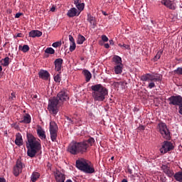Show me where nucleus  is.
<instances>
[{
  "label": "nucleus",
  "mask_w": 182,
  "mask_h": 182,
  "mask_svg": "<svg viewBox=\"0 0 182 182\" xmlns=\"http://www.w3.org/2000/svg\"><path fill=\"white\" fill-rule=\"evenodd\" d=\"M161 55H163V50H159L156 55L154 58V61L157 62L160 58H161Z\"/></svg>",
  "instance_id": "obj_33"
},
{
  "label": "nucleus",
  "mask_w": 182,
  "mask_h": 182,
  "mask_svg": "<svg viewBox=\"0 0 182 182\" xmlns=\"http://www.w3.org/2000/svg\"><path fill=\"white\" fill-rule=\"evenodd\" d=\"M0 182H6V179H5V178L0 177Z\"/></svg>",
  "instance_id": "obj_51"
},
{
  "label": "nucleus",
  "mask_w": 182,
  "mask_h": 182,
  "mask_svg": "<svg viewBox=\"0 0 182 182\" xmlns=\"http://www.w3.org/2000/svg\"><path fill=\"white\" fill-rule=\"evenodd\" d=\"M88 22L93 26H96V21H95V17L92 16L90 14L87 15V19Z\"/></svg>",
  "instance_id": "obj_30"
},
{
  "label": "nucleus",
  "mask_w": 182,
  "mask_h": 182,
  "mask_svg": "<svg viewBox=\"0 0 182 182\" xmlns=\"http://www.w3.org/2000/svg\"><path fill=\"white\" fill-rule=\"evenodd\" d=\"M41 177V174L38 172H33L31 176V181L32 182H36L38 181V178Z\"/></svg>",
  "instance_id": "obj_28"
},
{
  "label": "nucleus",
  "mask_w": 182,
  "mask_h": 182,
  "mask_svg": "<svg viewBox=\"0 0 182 182\" xmlns=\"http://www.w3.org/2000/svg\"><path fill=\"white\" fill-rule=\"evenodd\" d=\"M65 182H73V181H72V180L70 179H68Z\"/></svg>",
  "instance_id": "obj_58"
},
{
  "label": "nucleus",
  "mask_w": 182,
  "mask_h": 182,
  "mask_svg": "<svg viewBox=\"0 0 182 182\" xmlns=\"http://www.w3.org/2000/svg\"><path fill=\"white\" fill-rule=\"evenodd\" d=\"M159 132L161 133L162 137L166 139V140H169L170 139V131L167 128V125L164 122H160L158 124Z\"/></svg>",
  "instance_id": "obj_8"
},
{
  "label": "nucleus",
  "mask_w": 182,
  "mask_h": 182,
  "mask_svg": "<svg viewBox=\"0 0 182 182\" xmlns=\"http://www.w3.org/2000/svg\"><path fill=\"white\" fill-rule=\"evenodd\" d=\"M0 72H2V66L0 65Z\"/></svg>",
  "instance_id": "obj_60"
},
{
  "label": "nucleus",
  "mask_w": 182,
  "mask_h": 182,
  "mask_svg": "<svg viewBox=\"0 0 182 182\" xmlns=\"http://www.w3.org/2000/svg\"><path fill=\"white\" fill-rule=\"evenodd\" d=\"M55 9H56V8H55V6H53V7L50 9L51 12H55Z\"/></svg>",
  "instance_id": "obj_53"
},
{
  "label": "nucleus",
  "mask_w": 182,
  "mask_h": 182,
  "mask_svg": "<svg viewBox=\"0 0 182 182\" xmlns=\"http://www.w3.org/2000/svg\"><path fill=\"white\" fill-rule=\"evenodd\" d=\"M22 15H23V14L16 13V15H15V18H20L21 16H22Z\"/></svg>",
  "instance_id": "obj_48"
},
{
  "label": "nucleus",
  "mask_w": 182,
  "mask_h": 182,
  "mask_svg": "<svg viewBox=\"0 0 182 182\" xmlns=\"http://www.w3.org/2000/svg\"><path fill=\"white\" fill-rule=\"evenodd\" d=\"M161 168L163 172L168 176V177H173V176H174V171L170 168V166L167 165H162Z\"/></svg>",
  "instance_id": "obj_15"
},
{
  "label": "nucleus",
  "mask_w": 182,
  "mask_h": 182,
  "mask_svg": "<svg viewBox=\"0 0 182 182\" xmlns=\"http://www.w3.org/2000/svg\"><path fill=\"white\" fill-rule=\"evenodd\" d=\"M77 144L78 146V153H81V154H83V153H86L87 149L89 148V144H87V142L85 141L81 142H77Z\"/></svg>",
  "instance_id": "obj_13"
},
{
  "label": "nucleus",
  "mask_w": 182,
  "mask_h": 182,
  "mask_svg": "<svg viewBox=\"0 0 182 182\" xmlns=\"http://www.w3.org/2000/svg\"><path fill=\"white\" fill-rule=\"evenodd\" d=\"M11 96H13L14 97H15V94L14 92L11 93Z\"/></svg>",
  "instance_id": "obj_59"
},
{
  "label": "nucleus",
  "mask_w": 182,
  "mask_h": 182,
  "mask_svg": "<svg viewBox=\"0 0 182 182\" xmlns=\"http://www.w3.org/2000/svg\"><path fill=\"white\" fill-rule=\"evenodd\" d=\"M82 74L85 77V81L90 82V79H92V73H90V71L87 70H84L82 71Z\"/></svg>",
  "instance_id": "obj_26"
},
{
  "label": "nucleus",
  "mask_w": 182,
  "mask_h": 182,
  "mask_svg": "<svg viewBox=\"0 0 182 182\" xmlns=\"http://www.w3.org/2000/svg\"><path fill=\"white\" fill-rule=\"evenodd\" d=\"M102 40L103 42H108L109 41V38L106 36V35L102 36Z\"/></svg>",
  "instance_id": "obj_43"
},
{
  "label": "nucleus",
  "mask_w": 182,
  "mask_h": 182,
  "mask_svg": "<svg viewBox=\"0 0 182 182\" xmlns=\"http://www.w3.org/2000/svg\"><path fill=\"white\" fill-rule=\"evenodd\" d=\"M120 85H123V83H122L120 82H113L114 87H116L117 89H119V87H120Z\"/></svg>",
  "instance_id": "obj_41"
},
{
  "label": "nucleus",
  "mask_w": 182,
  "mask_h": 182,
  "mask_svg": "<svg viewBox=\"0 0 182 182\" xmlns=\"http://www.w3.org/2000/svg\"><path fill=\"white\" fill-rule=\"evenodd\" d=\"M85 41H86V38H85V36L82 35H79L77 37V45H82L83 42H85Z\"/></svg>",
  "instance_id": "obj_32"
},
{
  "label": "nucleus",
  "mask_w": 182,
  "mask_h": 182,
  "mask_svg": "<svg viewBox=\"0 0 182 182\" xmlns=\"http://www.w3.org/2000/svg\"><path fill=\"white\" fill-rule=\"evenodd\" d=\"M75 49H76V43H75V42L71 43V44L70 46V52H73V50H75Z\"/></svg>",
  "instance_id": "obj_40"
},
{
  "label": "nucleus",
  "mask_w": 182,
  "mask_h": 182,
  "mask_svg": "<svg viewBox=\"0 0 182 182\" xmlns=\"http://www.w3.org/2000/svg\"><path fill=\"white\" fill-rule=\"evenodd\" d=\"M112 62L114 63V65H123V63H122V58H120V56L119 55H114L112 58Z\"/></svg>",
  "instance_id": "obj_27"
},
{
  "label": "nucleus",
  "mask_w": 182,
  "mask_h": 182,
  "mask_svg": "<svg viewBox=\"0 0 182 182\" xmlns=\"http://www.w3.org/2000/svg\"><path fill=\"white\" fill-rule=\"evenodd\" d=\"M122 49H127L128 50H130V46L127 44H123Z\"/></svg>",
  "instance_id": "obj_44"
},
{
  "label": "nucleus",
  "mask_w": 182,
  "mask_h": 182,
  "mask_svg": "<svg viewBox=\"0 0 182 182\" xmlns=\"http://www.w3.org/2000/svg\"><path fill=\"white\" fill-rule=\"evenodd\" d=\"M170 106H178V113L182 116V97L181 95H172L167 99Z\"/></svg>",
  "instance_id": "obj_6"
},
{
  "label": "nucleus",
  "mask_w": 182,
  "mask_h": 182,
  "mask_svg": "<svg viewBox=\"0 0 182 182\" xmlns=\"http://www.w3.org/2000/svg\"><path fill=\"white\" fill-rule=\"evenodd\" d=\"M36 97H38V95H34L33 96V99H36Z\"/></svg>",
  "instance_id": "obj_61"
},
{
  "label": "nucleus",
  "mask_w": 182,
  "mask_h": 182,
  "mask_svg": "<svg viewBox=\"0 0 182 182\" xmlns=\"http://www.w3.org/2000/svg\"><path fill=\"white\" fill-rule=\"evenodd\" d=\"M75 166L78 170L83 171L86 174H93V173H95V167H93V165H90L85 159L77 160Z\"/></svg>",
  "instance_id": "obj_4"
},
{
  "label": "nucleus",
  "mask_w": 182,
  "mask_h": 182,
  "mask_svg": "<svg viewBox=\"0 0 182 182\" xmlns=\"http://www.w3.org/2000/svg\"><path fill=\"white\" fill-rule=\"evenodd\" d=\"M58 130H59V127H58V124H56V122L53 121L50 122L49 132H50V137L51 141L53 142L58 141Z\"/></svg>",
  "instance_id": "obj_7"
},
{
  "label": "nucleus",
  "mask_w": 182,
  "mask_h": 182,
  "mask_svg": "<svg viewBox=\"0 0 182 182\" xmlns=\"http://www.w3.org/2000/svg\"><path fill=\"white\" fill-rule=\"evenodd\" d=\"M151 23H153V21H151Z\"/></svg>",
  "instance_id": "obj_64"
},
{
  "label": "nucleus",
  "mask_w": 182,
  "mask_h": 182,
  "mask_svg": "<svg viewBox=\"0 0 182 182\" xmlns=\"http://www.w3.org/2000/svg\"><path fill=\"white\" fill-rule=\"evenodd\" d=\"M109 45H114V41H113V40H109Z\"/></svg>",
  "instance_id": "obj_52"
},
{
  "label": "nucleus",
  "mask_w": 182,
  "mask_h": 182,
  "mask_svg": "<svg viewBox=\"0 0 182 182\" xmlns=\"http://www.w3.org/2000/svg\"><path fill=\"white\" fill-rule=\"evenodd\" d=\"M15 144L18 146H23V139L19 132L16 134Z\"/></svg>",
  "instance_id": "obj_20"
},
{
  "label": "nucleus",
  "mask_w": 182,
  "mask_h": 182,
  "mask_svg": "<svg viewBox=\"0 0 182 182\" xmlns=\"http://www.w3.org/2000/svg\"><path fill=\"white\" fill-rule=\"evenodd\" d=\"M104 46H105V49H109V48H110V45H109V43H105L104 45Z\"/></svg>",
  "instance_id": "obj_50"
},
{
  "label": "nucleus",
  "mask_w": 182,
  "mask_h": 182,
  "mask_svg": "<svg viewBox=\"0 0 182 182\" xmlns=\"http://www.w3.org/2000/svg\"><path fill=\"white\" fill-rule=\"evenodd\" d=\"M173 73H174V75H182V68L178 67L176 70H173Z\"/></svg>",
  "instance_id": "obj_37"
},
{
  "label": "nucleus",
  "mask_w": 182,
  "mask_h": 182,
  "mask_svg": "<svg viewBox=\"0 0 182 182\" xmlns=\"http://www.w3.org/2000/svg\"><path fill=\"white\" fill-rule=\"evenodd\" d=\"M55 65V70L56 72H60L62 70V65H63V59L62 58H57L54 61Z\"/></svg>",
  "instance_id": "obj_19"
},
{
  "label": "nucleus",
  "mask_w": 182,
  "mask_h": 182,
  "mask_svg": "<svg viewBox=\"0 0 182 182\" xmlns=\"http://www.w3.org/2000/svg\"><path fill=\"white\" fill-rule=\"evenodd\" d=\"M60 106H62L60 101H59L56 97H53L48 100V110L50 113H51V114L56 116L59 112Z\"/></svg>",
  "instance_id": "obj_5"
},
{
  "label": "nucleus",
  "mask_w": 182,
  "mask_h": 182,
  "mask_svg": "<svg viewBox=\"0 0 182 182\" xmlns=\"http://www.w3.org/2000/svg\"><path fill=\"white\" fill-rule=\"evenodd\" d=\"M60 80H62V78L60 77V74H57L54 76V81L56 82V83H60Z\"/></svg>",
  "instance_id": "obj_39"
},
{
  "label": "nucleus",
  "mask_w": 182,
  "mask_h": 182,
  "mask_svg": "<svg viewBox=\"0 0 182 182\" xmlns=\"http://www.w3.org/2000/svg\"><path fill=\"white\" fill-rule=\"evenodd\" d=\"M27 141L26 142L27 150V156L33 159L36 156V153L42 149V144L40 139H36V137L31 133H26Z\"/></svg>",
  "instance_id": "obj_1"
},
{
  "label": "nucleus",
  "mask_w": 182,
  "mask_h": 182,
  "mask_svg": "<svg viewBox=\"0 0 182 182\" xmlns=\"http://www.w3.org/2000/svg\"><path fill=\"white\" fill-rule=\"evenodd\" d=\"M74 4H75L76 8L77 9V10L78 12H82L83 9H85V3H82L81 0H75L74 1Z\"/></svg>",
  "instance_id": "obj_21"
},
{
  "label": "nucleus",
  "mask_w": 182,
  "mask_h": 182,
  "mask_svg": "<svg viewBox=\"0 0 182 182\" xmlns=\"http://www.w3.org/2000/svg\"><path fill=\"white\" fill-rule=\"evenodd\" d=\"M103 14H104V15H107V14H106V12H105V11L103 12Z\"/></svg>",
  "instance_id": "obj_63"
},
{
  "label": "nucleus",
  "mask_w": 182,
  "mask_h": 182,
  "mask_svg": "<svg viewBox=\"0 0 182 182\" xmlns=\"http://www.w3.org/2000/svg\"><path fill=\"white\" fill-rule=\"evenodd\" d=\"M118 46H119V48H122L123 49V45H122L121 43H119Z\"/></svg>",
  "instance_id": "obj_55"
},
{
  "label": "nucleus",
  "mask_w": 182,
  "mask_h": 182,
  "mask_svg": "<svg viewBox=\"0 0 182 182\" xmlns=\"http://www.w3.org/2000/svg\"><path fill=\"white\" fill-rule=\"evenodd\" d=\"M69 41L71 43H73V42H75V38H73V36H72V35H69Z\"/></svg>",
  "instance_id": "obj_45"
},
{
  "label": "nucleus",
  "mask_w": 182,
  "mask_h": 182,
  "mask_svg": "<svg viewBox=\"0 0 182 182\" xmlns=\"http://www.w3.org/2000/svg\"><path fill=\"white\" fill-rule=\"evenodd\" d=\"M111 160H114V156H112Z\"/></svg>",
  "instance_id": "obj_62"
},
{
  "label": "nucleus",
  "mask_w": 182,
  "mask_h": 182,
  "mask_svg": "<svg viewBox=\"0 0 182 182\" xmlns=\"http://www.w3.org/2000/svg\"><path fill=\"white\" fill-rule=\"evenodd\" d=\"M119 83H122L119 85V87H122V89H126V85H127V82L123 81V82H119Z\"/></svg>",
  "instance_id": "obj_42"
},
{
  "label": "nucleus",
  "mask_w": 182,
  "mask_h": 182,
  "mask_svg": "<svg viewBox=\"0 0 182 182\" xmlns=\"http://www.w3.org/2000/svg\"><path fill=\"white\" fill-rule=\"evenodd\" d=\"M31 121V117L29 114H26L23 117L22 120L20 121V123H24L26 124H29Z\"/></svg>",
  "instance_id": "obj_24"
},
{
  "label": "nucleus",
  "mask_w": 182,
  "mask_h": 182,
  "mask_svg": "<svg viewBox=\"0 0 182 182\" xmlns=\"http://www.w3.org/2000/svg\"><path fill=\"white\" fill-rule=\"evenodd\" d=\"M65 119H67V120L70 122V123H72V124H73V120H72V118L68 117V116H65Z\"/></svg>",
  "instance_id": "obj_47"
},
{
  "label": "nucleus",
  "mask_w": 182,
  "mask_h": 182,
  "mask_svg": "<svg viewBox=\"0 0 182 182\" xmlns=\"http://www.w3.org/2000/svg\"><path fill=\"white\" fill-rule=\"evenodd\" d=\"M161 3L162 5H164V6H166V8H168L169 9H176V4L171 0H161Z\"/></svg>",
  "instance_id": "obj_18"
},
{
  "label": "nucleus",
  "mask_w": 182,
  "mask_h": 182,
  "mask_svg": "<svg viewBox=\"0 0 182 182\" xmlns=\"http://www.w3.org/2000/svg\"><path fill=\"white\" fill-rule=\"evenodd\" d=\"M54 176L57 182H65V180H66L65 173H62L59 170L55 171Z\"/></svg>",
  "instance_id": "obj_14"
},
{
  "label": "nucleus",
  "mask_w": 182,
  "mask_h": 182,
  "mask_svg": "<svg viewBox=\"0 0 182 182\" xmlns=\"http://www.w3.org/2000/svg\"><path fill=\"white\" fill-rule=\"evenodd\" d=\"M163 79V75L160 74L152 75L150 73H146L140 77V80L141 82H150L147 86L148 89H153L156 87V82H161Z\"/></svg>",
  "instance_id": "obj_3"
},
{
  "label": "nucleus",
  "mask_w": 182,
  "mask_h": 182,
  "mask_svg": "<svg viewBox=\"0 0 182 182\" xmlns=\"http://www.w3.org/2000/svg\"><path fill=\"white\" fill-rule=\"evenodd\" d=\"M50 77V74L46 70H41L38 72V77L42 79L43 80H49V77Z\"/></svg>",
  "instance_id": "obj_16"
},
{
  "label": "nucleus",
  "mask_w": 182,
  "mask_h": 182,
  "mask_svg": "<svg viewBox=\"0 0 182 182\" xmlns=\"http://www.w3.org/2000/svg\"><path fill=\"white\" fill-rule=\"evenodd\" d=\"M122 182H128V181H127V179H123V180L122 181Z\"/></svg>",
  "instance_id": "obj_57"
},
{
  "label": "nucleus",
  "mask_w": 182,
  "mask_h": 182,
  "mask_svg": "<svg viewBox=\"0 0 182 182\" xmlns=\"http://www.w3.org/2000/svg\"><path fill=\"white\" fill-rule=\"evenodd\" d=\"M29 36L31 38H41V36H42V31L33 30L29 32Z\"/></svg>",
  "instance_id": "obj_23"
},
{
  "label": "nucleus",
  "mask_w": 182,
  "mask_h": 182,
  "mask_svg": "<svg viewBox=\"0 0 182 182\" xmlns=\"http://www.w3.org/2000/svg\"><path fill=\"white\" fill-rule=\"evenodd\" d=\"M37 134H38V137H40V139H41V140L46 139V134L45 132V130H43V129H42V127H38Z\"/></svg>",
  "instance_id": "obj_22"
},
{
  "label": "nucleus",
  "mask_w": 182,
  "mask_h": 182,
  "mask_svg": "<svg viewBox=\"0 0 182 182\" xmlns=\"http://www.w3.org/2000/svg\"><path fill=\"white\" fill-rule=\"evenodd\" d=\"M171 150H174L173 143L168 141H164L161 145V148L160 149V152L162 154H166V153H168V151H171Z\"/></svg>",
  "instance_id": "obj_9"
},
{
  "label": "nucleus",
  "mask_w": 182,
  "mask_h": 182,
  "mask_svg": "<svg viewBox=\"0 0 182 182\" xmlns=\"http://www.w3.org/2000/svg\"><path fill=\"white\" fill-rule=\"evenodd\" d=\"M22 168H23V164H22L21 159H18L13 171V174H14L15 177H18L22 173Z\"/></svg>",
  "instance_id": "obj_11"
},
{
  "label": "nucleus",
  "mask_w": 182,
  "mask_h": 182,
  "mask_svg": "<svg viewBox=\"0 0 182 182\" xmlns=\"http://www.w3.org/2000/svg\"><path fill=\"white\" fill-rule=\"evenodd\" d=\"M14 38H22V33H18Z\"/></svg>",
  "instance_id": "obj_49"
},
{
  "label": "nucleus",
  "mask_w": 182,
  "mask_h": 182,
  "mask_svg": "<svg viewBox=\"0 0 182 182\" xmlns=\"http://www.w3.org/2000/svg\"><path fill=\"white\" fill-rule=\"evenodd\" d=\"M55 98L59 100L60 103L62 105L63 102H67V100H69V95L67 92H65V90H62L58 92Z\"/></svg>",
  "instance_id": "obj_12"
},
{
  "label": "nucleus",
  "mask_w": 182,
  "mask_h": 182,
  "mask_svg": "<svg viewBox=\"0 0 182 182\" xmlns=\"http://www.w3.org/2000/svg\"><path fill=\"white\" fill-rule=\"evenodd\" d=\"M45 53H48V55H54L55 50L53 48H47L45 50Z\"/></svg>",
  "instance_id": "obj_35"
},
{
  "label": "nucleus",
  "mask_w": 182,
  "mask_h": 182,
  "mask_svg": "<svg viewBox=\"0 0 182 182\" xmlns=\"http://www.w3.org/2000/svg\"><path fill=\"white\" fill-rule=\"evenodd\" d=\"M68 153H70V154H73L74 156L76 154H79L77 142L75 141H73L72 142H70L68 147Z\"/></svg>",
  "instance_id": "obj_10"
},
{
  "label": "nucleus",
  "mask_w": 182,
  "mask_h": 182,
  "mask_svg": "<svg viewBox=\"0 0 182 182\" xmlns=\"http://www.w3.org/2000/svg\"><path fill=\"white\" fill-rule=\"evenodd\" d=\"M53 48H60L62 46V41H56L52 44Z\"/></svg>",
  "instance_id": "obj_38"
},
{
  "label": "nucleus",
  "mask_w": 182,
  "mask_h": 182,
  "mask_svg": "<svg viewBox=\"0 0 182 182\" xmlns=\"http://www.w3.org/2000/svg\"><path fill=\"white\" fill-rule=\"evenodd\" d=\"M92 90V96L95 102H103L106 96L109 95L107 88L103 87L102 84H97L91 86Z\"/></svg>",
  "instance_id": "obj_2"
},
{
  "label": "nucleus",
  "mask_w": 182,
  "mask_h": 182,
  "mask_svg": "<svg viewBox=\"0 0 182 182\" xmlns=\"http://www.w3.org/2000/svg\"><path fill=\"white\" fill-rule=\"evenodd\" d=\"M11 127H14V129H19V125H17L16 123H13L11 124Z\"/></svg>",
  "instance_id": "obj_46"
},
{
  "label": "nucleus",
  "mask_w": 182,
  "mask_h": 182,
  "mask_svg": "<svg viewBox=\"0 0 182 182\" xmlns=\"http://www.w3.org/2000/svg\"><path fill=\"white\" fill-rule=\"evenodd\" d=\"M139 129L141 130H144L145 127H144V126L141 125V126L139 127Z\"/></svg>",
  "instance_id": "obj_54"
},
{
  "label": "nucleus",
  "mask_w": 182,
  "mask_h": 182,
  "mask_svg": "<svg viewBox=\"0 0 182 182\" xmlns=\"http://www.w3.org/2000/svg\"><path fill=\"white\" fill-rule=\"evenodd\" d=\"M173 177L176 181L182 182V171L176 172L175 174L173 173Z\"/></svg>",
  "instance_id": "obj_29"
},
{
  "label": "nucleus",
  "mask_w": 182,
  "mask_h": 182,
  "mask_svg": "<svg viewBox=\"0 0 182 182\" xmlns=\"http://www.w3.org/2000/svg\"><path fill=\"white\" fill-rule=\"evenodd\" d=\"M19 50H21V52H23V53H26V52H28L29 50V46L24 45L23 46H19L18 47Z\"/></svg>",
  "instance_id": "obj_31"
},
{
  "label": "nucleus",
  "mask_w": 182,
  "mask_h": 182,
  "mask_svg": "<svg viewBox=\"0 0 182 182\" xmlns=\"http://www.w3.org/2000/svg\"><path fill=\"white\" fill-rule=\"evenodd\" d=\"M128 171H129V174H132V173H133V172L132 171V169H129Z\"/></svg>",
  "instance_id": "obj_56"
},
{
  "label": "nucleus",
  "mask_w": 182,
  "mask_h": 182,
  "mask_svg": "<svg viewBox=\"0 0 182 182\" xmlns=\"http://www.w3.org/2000/svg\"><path fill=\"white\" fill-rule=\"evenodd\" d=\"M79 15H80V12L75 7L71 8L67 13L68 18H75V16H79Z\"/></svg>",
  "instance_id": "obj_17"
},
{
  "label": "nucleus",
  "mask_w": 182,
  "mask_h": 182,
  "mask_svg": "<svg viewBox=\"0 0 182 182\" xmlns=\"http://www.w3.org/2000/svg\"><path fill=\"white\" fill-rule=\"evenodd\" d=\"M84 141L87 142V144H88V146H93V143H95V138L93 137H90L87 140H85Z\"/></svg>",
  "instance_id": "obj_36"
},
{
  "label": "nucleus",
  "mask_w": 182,
  "mask_h": 182,
  "mask_svg": "<svg viewBox=\"0 0 182 182\" xmlns=\"http://www.w3.org/2000/svg\"><path fill=\"white\" fill-rule=\"evenodd\" d=\"M115 75H122L123 72V64H119L114 68Z\"/></svg>",
  "instance_id": "obj_25"
},
{
  "label": "nucleus",
  "mask_w": 182,
  "mask_h": 182,
  "mask_svg": "<svg viewBox=\"0 0 182 182\" xmlns=\"http://www.w3.org/2000/svg\"><path fill=\"white\" fill-rule=\"evenodd\" d=\"M1 65L3 66H9V57H6L1 60Z\"/></svg>",
  "instance_id": "obj_34"
}]
</instances>
